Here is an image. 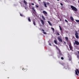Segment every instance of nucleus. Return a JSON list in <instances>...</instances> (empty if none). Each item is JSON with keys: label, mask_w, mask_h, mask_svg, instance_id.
Here are the masks:
<instances>
[{"label": "nucleus", "mask_w": 79, "mask_h": 79, "mask_svg": "<svg viewBox=\"0 0 79 79\" xmlns=\"http://www.w3.org/2000/svg\"><path fill=\"white\" fill-rule=\"evenodd\" d=\"M42 18L43 19V20H45V17H44V16L43 15L42 16Z\"/></svg>", "instance_id": "4468645a"}, {"label": "nucleus", "mask_w": 79, "mask_h": 79, "mask_svg": "<svg viewBox=\"0 0 79 79\" xmlns=\"http://www.w3.org/2000/svg\"><path fill=\"white\" fill-rule=\"evenodd\" d=\"M58 51H59V54L60 55H62V54L61 53V52L60 49L58 50Z\"/></svg>", "instance_id": "1a4fd4ad"}, {"label": "nucleus", "mask_w": 79, "mask_h": 79, "mask_svg": "<svg viewBox=\"0 0 79 79\" xmlns=\"http://www.w3.org/2000/svg\"><path fill=\"white\" fill-rule=\"evenodd\" d=\"M65 39L67 41L68 40V37H65Z\"/></svg>", "instance_id": "aec40b11"}, {"label": "nucleus", "mask_w": 79, "mask_h": 79, "mask_svg": "<svg viewBox=\"0 0 79 79\" xmlns=\"http://www.w3.org/2000/svg\"><path fill=\"white\" fill-rule=\"evenodd\" d=\"M54 42L56 44H57V41H56V40H54Z\"/></svg>", "instance_id": "a211bd4d"}, {"label": "nucleus", "mask_w": 79, "mask_h": 79, "mask_svg": "<svg viewBox=\"0 0 79 79\" xmlns=\"http://www.w3.org/2000/svg\"><path fill=\"white\" fill-rule=\"evenodd\" d=\"M43 33L44 34H47V33L44 31H43Z\"/></svg>", "instance_id": "b1692460"}, {"label": "nucleus", "mask_w": 79, "mask_h": 79, "mask_svg": "<svg viewBox=\"0 0 79 79\" xmlns=\"http://www.w3.org/2000/svg\"><path fill=\"white\" fill-rule=\"evenodd\" d=\"M48 23L50 25V26H52V24L51 23H50V22L49 21H48Z\"/></svg>", "instance_id": "2eb2a0df"}, {"label": "nucleus", "mask_w": 79, "mask_h": 79, "mask_svg": "<svg viewBox=\"0 0 79 79\" xmlns=\"http://www.w3.org/2000/svg\"><path fill=\"white\" fill-rule=\"evenodd\" d=\"M61 60H64V58H63V57H61Z\"/></svg>", "instance_id": "bb28decb"}, {"label": "nucleus", "mask_w": 79, "mask_h": 79, "mask_svg": "<svg viewBox=\"0 0 79 79\" xmlns=\"http://www.w3.org/2000/svg\"><path fill=\"white\" fill-rule=\"evenodd\" d=\"M56 49H57V50H60V49H59L58 48V47H57V46H56Z\"/></svg>", "instance_id": "412c9836"}, {"label": "nucleus", "mask_w": 79, "mask_h": 79, "mask_svg": "<svg viewBox=\"0 0 79 79\" xmlns=\"http://www.w3.org/2000/svg\"><path fill=\"white\" fill-rule=\"evenodd\" d=\"M20 15L21 16H23V15L21 14H20Z\"/></svg>", "instance_id": "2f4dec72"}, {"label": "nucleus", "mask_w": 79, "mask_h": 79, "mask_svg": "<svg viewBox=\"0 0 79 79\" xmlns=\"http://www.w3.org/2000/svg\"><path fill=\"white\" fill-rule=\"evenodd\" d=\"M31 5H34V4L33 3H32Z\"/></svg>", "instance_id": "72a5a7b5"}, {"label": "nucleus", "mask_w": 79, "mask_h": 79, "mask_svg": "<svg viewBox=\"0 0 79 79\" xmlns=\"http://www.w3.org/2000/svg\"><path fill=\"white\" fill-rule=\"evenodd\" d=\"M64 44H66V42H64Z\"/></svg>", "instance_id": "ea45409f"}, {"label": "nucleus", "mask_w": 79, "mask_h": 79, "mask_svg": "<svg viewBox=\"0 0 79 79\" xmlns=\"http://www.w3.org/2000/svg\"><path fill=\"white\" fill-rule=\"evenodd\" d=\"M23 3H24L25 6H27V2H26V0H23Z\"/></svg>", "instance_id": "423d86ee"}, {"label": "nucleus", "mask_w": 79, "mask_h": 79, "mask_svg": "<svg viewBox=\"0 0 79 79\" xmlns=\"http://www.w3.org/2000/svg\"><path fill=\"white\" fill-rule=\"evenodd\" d=\"M57 1H60V0H57Z\"/></svg>", "instance_id": "a19ab883"}, {"label": "nucleus", "mask_w": 79, "mask_h": 79, "mask_svg": "<svg viewBox=\"0 0 79 79\" xmlns=\"http://www.w3.org/2000/svg\"><path fill=\"white\" fill-rule=\"evenodd\" d=\"M25 10H27V8H26V7H25Z\"/></svg>", "instance_id": "e433bc0d"}, {"label": "nucleus", "mask_w": 79, "mask_h": 79, "mask_svg": "<svg viewBox=\"0 0 79 79\" xmlns=\"http://www.w3.org/2000/svg\"><path fill=\"white\" fill-rule=\"evenodd\" d=\"M69 60H70V61H71V59H69Z\"/></svg>", "instance_id": "58836bf2"}, {"label": "nucleus", "mask_w": 79, "mask_h": 79, "mask_svg": "<svg viewBox=\"0 0 79 79\" xmlns=\"http://www.w3.org/2000/svg\"><path fill=\"white\" fill-rule=\"evenodd\" d=\"M60 5H61V6H63V4L61 3H60Z\"/></svg>", "instance_id": "cd10ccee"}, {"label": "nucleus", "mask_w": 79, "mask_h": 79, "mask_svg": "<svg viewBox=\"0 0 79 79\" xmlns=\"http://www.w3.org/2000/svg\"><path fill=\"white\" fill-rule=\"evenodd\" d=\"M71 8H72V10H73L75 11H77V9L76 7L74 6H71Z\"/></svg>", "instance_id": "f257e3e1"}, {"label": "nucleus", "mask_w": 79, "mask_h": 79, "mask_svg": "<svg viewBox=\"0 0 79 79\" xmlns=\"http://www.w3.org/2000/svg\"><path fill=\"white\" fill-rule=\"evenodd\" d=\"M43 3L45 7H47V4L44 1L43 2Z\"/></svg>", "instance_id": "0eeeda50"}, {"label": "nucleus", "mask_w": 79, "mask_h": 79, "mask_svg": "<svg viewBox=\"0 0 79 79\" xmlns=\"http://www.w3.org/2000/svg\"><path fill=\"white\" fill-rule=\"evenodd\" d=\"M41 22L42 25H44V22L43 20H41Z\"/></svg>", "instance_id": "9d476101"}, {"label": "nucleus", "mask_w": 79, "mask_h": 79, "mask_svg": "<svg viewBox=\"0 0 79 79\" xmlns=\"http://www.w3.org/2000/svg\"><path fill=\"white\" fill-rule=\"evenodd\" d=\"M43 13L44 15H47V12L45 10H44L43 11Z\"/></svg>", "instance_id": "6e6552de"}, {"label": "nucleus", "mask_w": 79, "mask_h": 79, "mask_svg": "<svg viewBox=\"0 0 79 79\" xmlns=\"http://www.w3.org/2000/svg\"><path fill=\"white\" fill-rule=\"evenodd\" d=\"M74 47H77V46H74Z\"/></svg>", "instance_id": "4c0bfd02"}, {"label": "nucleus", "mask_w": 79, "mask_h": 79, "mask_svg": "<svg viewBox=\"0 0 79 79\" xmlns=\"http://www.w3.org/2000/svg\"><path fill=\"white\" fill-rule=\"evenodd\" d=\"M33 22L34 26H35L36 25V24H35V20L33 21Z\"/></svg>", "instance_id": "ddd939ff"}, {"label": "nucleus", "mask_w": 79, "mask_h": 79, "mask_svg": "<svg viewBox=\"0 0 79 79\" xmlns=\"http://www.w3.org/2000/svg\"><path fill=\"white\" fill-rule=\"evenodd\" d=\"M57 39L59 41V42H63V40H62L61 39V38H60V37H58L57 38Z\"/></svg>", "instance_id": "20e7f679"}, {"label": "nucleus", "mask_w": 79, "mask_h": 79, "mask_svg": "<svg viewBox=\"0 0 79 79\" xmlns=\"http://www.w3.org/2000/svg\"><path fill=\"white\" fill-rule=\"evenodd\" d=\"M75 35L76 36V38H77V39H79V36H78V33H77V32L76 31H75Z\"/></svg>", "instance_id": "7ed1b4c3"}, {"label": "nucleus", "mask_w": 79, "mask_h": 79, "mask_svg": "<svg viewBox=\"0 0 79 79\" xmlns=\"http://www.w3.org/2000/svg\"><path fill=\"white\" fill-rule=\"evenodd\" d=\"M60 56H61V55L58 56V57L59 58H60Z\"/></svg>", "instance_id": "393cba45"}, {"label": "nucleus", "mask_w": 79, "mask_h": 79, "mask_svg": "<svg viewBox=\"0 0 79 79\" xmlns=\"http://www.w3.org/2000/svg\"><path fill=\"white\" fill-rule=\"evenodd\" d=\"M76 22H77V23H79V20H76Z\"/></svg>", "instance_id": "5701e85b"}, {"label": "nucleus", "mask_w": 79, "mask_h": 79, "mask_svg": "<svg viewBox=\"0 0 79 79\" xmlns=\"http://www.w3.org/2000/svg\"><path fill=\"white\" fill-rule=\"evenodd\" d=\"M35 7H36V8H38V7H39V6H38V5H36V6H35Z\"/></svg>", "instance_id": "c85d7f7f"}, {"label": "nucleus", "mask_w": 79, "mask_h": 79, "mask_svg": "<svg viewBox=\"0 0 79 79\" xmlns=\"http://www.w3.org/2000/svg\"><path fill=\"white\" fill-rule=\"evenodd\" d=\"M42 31H43L44 32V29H43L42 30Z\"/></svg>", "instance_id": "c9c22d12"}, {"label": "nucleus", "mask_w": 79, "mask_h": 79, "mask_svg": "<svg viewBox=\"0 0 79 79\" xmlns=\"http://www.w3.org/2000/svg\"><path fill=\"white\" fill-rule=\"evenodd\" d=\"M56 33L57 34H56L57 35H60V33H59V32H58V31H57V32H56Z\"/></svg>", "instance_id": "6ab92c4d"}, {"label": "nucleus", "mask_w": 79, "mask_h": 79, "mask_svg": "<svg viewBox=\"0 0 79 79\" xmlns=\"http://www.w3.org/2000/svg\"><path fill=\"white\" fill-rule=\"evenodd\" d=\"M70 19H71V21H74V19L72 17H70Z\"/></svg>", "instance_id": "9b49d317"}, {"label": "nucleus", "mask_w": 79, "mask_h": 79, "mask_svg": "<svg viewBox=\"0 0 79 79\" xmlns=\"http://www.w3.org/2000/svg\"><path fill=\"white\" fill-rule=\"evenodd\" d=\"M65 21L66 22H67V23H68V21H67V20H65Z\"/></svg>", "instance_id": "f704fd0d"}, {"label": "nucleus", "mask_w": 79, "mask_h": 79, "mask_svg": "<svg viewBox=\"0 0 79 79\" xmlns=\"http://www.w3.org/2000/svg\"><path fill=\"white\" fill-rule=\"evenodd\" d=\"M68 44H69V47L70 49V50H72V47H71V46L70 45H71V42L70 41H69L68 42Z\"/></svg>", "instance_id": "39448f33"}, {"label": "nucleus", "mask_w": 79, "mask_h": 79, "mask_svg": "<svg viewBox=\"0 0 79 79\" xmlns=\"http://www.w3.org/2000/svg\"><path fill=\"white\" fill-rule=\"evenodd\" d=\"M77 58H78V59H79V55H77Z\"/></svg>", "instance_id": "c756f323"}, {"label": "nucleus", "mask_w": 79, "mask_h": 79, "mask_svg": "<svg viewBox=\"0 0 79 79\" xmlns=\"http://www.w3.org/2000/svg\"><path fill=\"white\" fill-rule=\"evenodd\" d=\"M49 45H50L51 46H52V44H51V43H49Z\"/></svg>", "instance_id": "473e14b6"}, {"label": "nucleus", "mask_w": 79, "mask_h": 79, "mask_svg": "<svg viewBox=\"0 0 79 79\" xmlns=\"http://www.w3.org/2000/svg\"><path fill=\"white\" fill-rule=\"evenodd\" d=\"M47 5H49L50 4V3H49V2H47Z\"/></svg>", "instance_id": "7c9ffc66"}, {"label": "nucleus", "mask_w": 79, "mask_h": 79, "mask_svg": "<svg viewBox=\"0 0 79 79\" xmlns=\"http://www.w3.org/2000/svg\"><path fill=\"white\" fill-rule=\"evenodd\" d=\"M22 70H26V71H27V69H24V68H23L22 69Z\"/></svg>", "instance_id": "a878e982"}, {"label": "nucleus", "mask_w": 79, "mask_h": 79, "mask_svg": "<svg viewBox=\"0 0 79 79\" xmlns=\"http://www.w3.org/2000/svg\"><path fill=\"white\" fill-rule=\"evenodd\" d=\"M32 9L33 10V11L35 12V10L34 9V7H32Z\"/></svg>", "instance_id": "f3484780"}, {"label": "nucleus", "mask_w": 79, "mask_h": 79, "mask_svg": "<svg viewBox=\"0 0 79 79\" xmlns=\"http://www.w3.org/2000/svg\"><path fill=\"white\" fill-rule=\"evenodd\" d=\"M59 27H60V30L61 32H62V28H61L60 26H59Z\"/></svg>", "instance_id": "f8f14e48"}, {"label": "nucleus", "mask_w": 79, "mask_h": 79, "mask_svg": "<svg viewBox=\"0 0 79 79\" xmlns=\"http://www.w3.org/2000/svg\"><path fill=\"white\" fill-rule=\"evenodd\" d=\"M51 28L52 29L53 32H54V31H55V29L54 28H52V27H51Z\"/></svg>", "instance_id": "4be33fe9"}, {"label": "nucleus", "mask_w": 79, "mask_h": 79, "mask_svg": "<svg viewBox=\"0 0 79 79\" xmlns=\"http://www.w3.org/2000/svg\"><path fill=\"white\" fill-rule=\"evenodd\" d=\"M74 45H79V42L77 41H75V43H73Z\"/></svg>", "instance_id": "f03ea898"}, {"label": "nucleus", "mask_w": 79, "mask_h": 79, "mask_svg": "<svg viewBox=\"0 0 79 79\" xmlns=\"http://www.w3.org/2000/svg\"><path fill=\"white\" fill-rule=\"evenodd\" d=\"M28 19L29 22H31V19H30V17H28Z\"/></svg>", "instance_id": "dca6fc26"}]
</instances>
